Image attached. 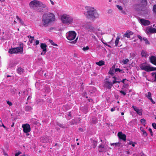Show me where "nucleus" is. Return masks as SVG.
<instances>
[{
    "label": "nucleus",
    "instance_id": "obj_47",
    "mask_svg": "<svg viewBox=\"0 0 156 156\" xmlns=\"http://www.w3.org/2000/svg\"><path fill=\"white\" fill-rule=\"evenodd\" d=\"M77 39H78V37H77L76 39V40H75L74 41H73L72 42H71L72 43H73L74 44H75L76 43V41H77Z\"/></svg>",
    "mask_w": 156,
    "mask_h": 156
},
{
    "label": "nucleus",
    "instance_id": "obj_4",
    "mask_svg": "<svg viewBox=\"0 0 156 156\" xmlns=\"http://www.w3.org/2000/svg\"><path fill=\"white\" fill-rule=\"evenodd\" d=\"M140 67L142 70L147 72H150L156 70V68L151 66L150 65H146L145 63L141 64Z\"/></svg>",
    "mask_w": 156,
    "mask_h": 156
},
{
    "label": "nucleus",
    "instance_id": "obj_25",
    "mask_svg": "<svg viewBox=\"0 0 156 156\" xmlns=\"http://www.w3.org/2000/svg\"><path fill=\"white\" fill-rule=\"evenodd\" d=\"M9 53L11 54L17 53L16 48L10 49L9 51Z\"/></svg>",
    "mask_w": 156,
    "mask_h": 156
},
{
    "label": "nucleus",
    "instance_id": "obj_19",
    "mask_svg": "<svg viewBox=\"0 0 156 156\" xmlns=\"http://www.w3.org/2000/svg\"><path fill=\"white\" fill-rule=\"evenodd\" d=\"M98 151L100 152H103L105 151L104 145L101 144L98 146Z\"/></svg>",
    "mask_w": 156,
    "mask_h": 156
},
{
    "label": "nucleus",
    "instance_id": "obj_32",
    "mask_svg": "<svg viewBox=\"0 0 156 156\" xmlns=\"http://www.w3.org/2000/svg\"><path fill=\"white\" fill-rule=\"evenodd\" d=\"M49 41L51 43V44L54 46H58L57 44H55L52 40H49Z\"/></svg>",
    "mask_w": 156,
    "mask_h": 156
},
{
    "label": "nucleus",
    "instance_id": "obj_22",
    "mask_svg": "<svg viewBox=\"0 0 156 156\" xmlns=\"http://www.w3.org/2000/svg\"><path fill=\"white\" fill-rule=\"evenodd\" d=\"M22 45H23L22 44ZM22 46H20V47H19L16 48L17 53L19 52H20L21 53L22 52H23V45Z\"/></svg>",
    "mask_w": 156,
    "mask_h": 156
},
{
    "label": "nucleus",
    "instance_id": "obj_6",
    "mask_svg": "<svg viewBox=\"0 0 156 156\" xmlns=\"http://www.w3.org/2000/svg\"><path fill=\"white\" fill-rule=\"evenodd\" d=\"M139 2H140L139 4H136L134 5V7L136 10L141 11L143 10L144 6L147 5V4L146 0H138Z\"/></svg>",
    "mask_w": 156,
    "mask_h": 156
},
{
    "label": "nucleus",
    "instance_id": "obj_12",
    "mask_svg": "<svg viewBox=\"0 0 156 156\" xmlns=\"http://www.w3.org/2000/svg\"><path fill=\"white\" fill-rule=\"evenodd\" d=\"M84 27L86 28L88 31L94 32L95 30V28L92 25H87L84 26Z\"/></svg>",
    "mask_w": 156,
    "mask_h": 156
},
{
    "label": "nucleus",
    "instance_id": "obj_48",
    "mask_svg": "<svg viewBox=\"0 0 156 156\" xmlns=\"http://www.w3.org/2000/svg\"><path fill=\"white\" fill-rule=\"evenodd\" d=\"M111 145H115V146H117V143H112L111 144Z\"/></svg>",
    "mask_w": 156,
    "mask_h": 156
},
{
    "label": "nucleus",
    "instance_id": "obj_60",
    "mask_svg": "<svg viewBox=\"0 0 156 156\" xmlns=\"http://www.w3.org/2000/svg\"><path fill=\"white\" fill-rule=\"evenodd\" d=\"M0 122H1V124H2V126L4 128H5V126H4V125L3 124H2V122L0 121Z\"/></svg>",
    "mask_w": 156,
    "mask_h": 156
},
{
    "label": "nucleus",
    "instance_id": "obj_37",
    "mask_svg": "<svg viewBox=\"0 0 156 156\" xmlns=\"http://www.w3.org/2000/svg\"><path fill=\"white\" fill-rule=\"evenodd\" d=\"M75 120L74 119H72L71 121L70 122V124L71 125H73L74 123H75Z\"/></svg>",
    "mask_w": 156,
    "mask_h": 156
},
{
    "label": "nucleus",
    "instance_id": "obj_51",
    "mask_svg": "<svg viewBox=\"0 0 156 156\" xmlns=\"http://www.w3.org/2000/svg\"><path fill=\"white\" fill-rule=\"evenodd\" d=\"M39 41L38 40H36V45H37L39 44Z\"/></svg>",
    "mask_w": 156,
    "mask_h": 156
},
{
    "label": "nucleus",
    "instance_id": "obj_42",
    "mask_svg": "<svg viewBox=\"0 0 156 156\" xmlns=\"http://www.w3.org/2000/svg\"><path fill=\"white\" fill-rule=\"evenodd\" d=\"M153 9L154 11L156 14V5H154L153 7Z\"/></svg>",
    "mask_w": 156,
    "mask_h": 156
},
{
    "label": "nucleus",
    "instance_id": "obj_43",
    "mask_svg": "<svg viewBox=\"0 0 156 156\" xmlns=\"http://www.w3.org/2000/svg\"><path fill=\"white\" fill-rule=\"evenodd\" d=\"M120 92L123 95H125L126 94L125 92L122 90H120Z\"/></svg>",
    "mask_w": 156,
    "mask_h": 156
},
{
    "label": "nucleus",
    "instance_id": "obj_20",
    "mask_svg": "<svg viewBox=\"0 0 156 156\" xmlns=\"http://www.w3.org/2000/svg\"><path fill=\"white\" fill-rule=\"evenodd\" d=\"M90 141L92 147L93 148H95L97 146L98 143L97 141L93 139H91Z\"/></svg>",
    "mask_w": 156,
    "mask_h": 156
},
{
    "label": "nucleus",
    "instance_id": "obj_63",
    "mask_svg": "<svg viewBox=\"0 0 156 156\" xmlns=\"http://www.w3.org/2000/svg\"><path fill=\"white\" fill-rule=\"evenodd\" d=\"M16 18L18 20H20V18H19V16H16Z\"/></svg>",
    "mask_w": 156,
    "mask_h": 156
},
{
    "label": "nucleus",
    "instance_id": "obj_15",
    "mask_svg": "<svg viewBox=\"0 0 156 156\" xmlns=\"http://www.w3.org/2000/svg\"><path fill=\"white\" fill-rule=\"evenodd\" d=\"M132 108H133L134 110L139 115H142V111L141 109H139L138 108L134 105L132 106Z\"/></svg>",
    "mask_w": 156,
    "mask_h": 156
},
{
    "label": "nucleus",
    "instance_id": "obj_17",
    "mask_svg": "<svg viewBox=\"0 0 156 156\" xmlns=\"http://www.w3.org/2000/svg\"><path fill=\"white\" fill-rule=\"evenodd\" d=\"M150 59L151 63L156 66V56H152L150 58Z\"/></svg>",
    "mask_w": 156,
    "mask_h": 156
},
{
    "label": "nucleus",
    "instance_id": "obj_64",
    "mask_svg": "<svg viewBox=\"0 0 156 156\" xmlns=\"http://www.w3.org/2000/svg\"><path fill=\"white\" fill-rule=\"evenodd\" d=\"M4 155H5V156L8 155L7 154V153H5V152H4Z\"/></svg>",
    "mask_w": 156,
    "mask_h": 156
},
{
    "label": "nucleus",
    "instance_id": "obj_24",
    "mask_svg": "<svg viewBox=\"0 0 156 156\" xmlns=\"http://www.w3.org/2000/svg\"><path fill=\"white\" fill-rule=\"evenodd\" d=\"M141 55L142 57H144L145 58H147L149 55L147 52L144 50L142 51L141 52Z\"/></svg>",
    "mask_w": 156,
    "mask_h": 156
},
{
    "label": "nucleus",
    "instance_id": "obj_59",
    "mask_svg": "<svg viewBox=\"0 0 156 156\" xmlns=\"http://www.w3.org/2000/svg\"><path fill=\"white\" fill-rule=\"evenodd\" d=\"M135 143H134L133 142V143L131 145L133 147H134L135 146Z\"/></svg>",
    "mask_w": 156,
    "mask_h": 156
},
{
    "label": "nucleus",
    "instance_id": "obj_28",
    "mask_svg": "<svg viewBox=\"0 0 156 156\" xmlns=\"http://www.w3.org/2000/svg\"><path fill=\"white\" fill-rule=\"evenodd\" d=\"M32 109V108L30 106H27L25 107V110L27 112L30 111Z\"/></svg>",
    "mask_w": 156,
    "mask_h": 156
},
{
    "label": "nucleus",
    "instance_id": "obj_31",
    "mask_svg": "<svg viewBox=\"0 0 156 156\" xmlns=\"http://www.w3.org/2000/svg\"><path fill=\"white\" fill-rule=\"evenodd\" d=\"M140 122L141 123L143 124V125L145 126L146 125V120L145 119L143 118L140 120Z\"/></svg>",
    "mask_w": 156,
    "mask_h": 156
},
{
    "label": "nucleus",
    "instance_id": "obj_41",
    "mask_svg": "<svg viewBox=\"0 0 156 156\" xmlns=\"http://www.w3.org/2000/svg\"><path fill=\"white\" fill-rule=\"evenodd\" d=\"M152 125L153 128L154 129H156V123L154 122L153 123Z\"/></svg>",
    "mask_w": 156,
    "mask_h": 156
},
{
    "label": "nucleus",
    "instance_id": "obj_27",
    "mask_svg": "<svg viewBox=\"0 0 156 156\" xmlns=\"http://www.w3.org/2000/svg\"><path fill=\"white\" fill-rule=\"evenodd\" d=\"M96 64L99 66H101L104 65L105 62L102 60H101L98 62H96Z\"/></svg>",
    "mask_w": 156,
    "mask_h": 156
},
{
    "label": "nucleus",
    "instance_id": "obj_2",
    "mask_svg": "<svg viewBox=\"0 0 156 156\" xmlns=\"http://www.w3.org/2000/svg\"><path fill=\"white\" fill-rule=\"evenodd\" d=\"M86 9L87 10L86 17L88 19H93L97 17L98 15L97 10L93 7L86 6Z\"/></svg>",
    "mask_w": 156,
    "mask_h": 156
},
{
    "label": "nucleus",
    "instance_id": "obj_55",
    "mask_svg": "<svg viewBox=\"0 0 156 156\" xmlns=\"http://www.w3.org/2000/svg\"><path fill=\"white\" fill-rule=\"evenodd\" d=\"M50 2H51V3L52 5H54V2L53 1H52V0H50Z\"/></svg>",
    "mask_w": 156,
    "mask_h": 156
},
{
    "label": "nucleus",
    "instance_id": "obj_1",
    "mask_svg": "<svg viewBox=\"0 0 156 156\" xmlns=\"http://www.w3.org/2000/svg\"><path fill=\"white\" fill-rule=\"evenodd\" d=\"M55 16L52 13L49 12L44 14L42 17L43 26L44 27L48 26L50 23L55 21Z\"/></svg>",
    "mask_w": 156,
    "mask_h": 156
},
{
    "label": "nucleus",
    "instance_id": "obj_30",
    "mask_svg": "<svg viewBox=\"0 0 156 156\" xmlns=\"http://www.w3.org/2000/svg\"><path fill=\"white\" fill-rule=\"evenodd\" d=\"M129 62V60L128 58H126L122 60V63L124 64H127Z\"/></svg>",
    "mask_w": 156,
    "mask_h": 156
},
{
    "label": "nucleus",
    "instance_id": "obj_10",
    "mask_svg": "<svg viewBox=\"0 0 156 156\" xmlns=\"http://www.w3.org/2000/svg\"><path fill=\"white\" fill-rule=\"evenodd\" d=\"M23 132L26 133L29 132L31 130L30 126L28 124H23L22 126Z\"/></svg>",
    "mask_w": 156,
    "mask_h": 156
},
{
    "label": "nucleus",
    "instance_id": "obj_7",
    "mask_svg": "<svg viewBox=\"0 0 156 156\" xmlns=\"http://www.w3.org/2000/svg\"><path fill=\"white\" fill-rule=\"evenodd\" d=\"M76 34L74 31H70L68 32L66 34L67 38L69 41L74 40L76 37Z\"/></svg>",
    "mask_w": 156,
    "mask_h": 156
},
{
    "label": "nucleus",
    "instance_id": "obj_62",
    "mask_svg": "<svg viewBox=\"0 0 156 156\" xmlns=\"http://www.w3.org/2000/svg\"><path fill=\"white\" fill-rule=\"evenodd\" d=\"M46 53H45L44 52H41V55H44Z\"/></svg>",
    "mask_w": 156,
    "mask_h": 156
},
{
    "label": "nucleus",
    "instance_id": "obj_33",
    "mask_svg": "<svg viewBox=\"0 0 156 156\" xmlns=\"http://www.w3.org/2000/svg\"><path fill=\"white\" fill-rule=\"evenodd\" d=\"M144 40L145 41V44H150L149 42L148 41L147 39V38H143Z\"/></svg>",
    "mask_w": 156,
    "mask_h": 156
},
{
    "label": "nucleus",
    "instance_id": "obj_45",
    "mask_svg": "<svg viewBox=\"0 0 156 156\" xmlns=\"http://www.w3.org/2000/svg\"><path fill=\"white\" fill-rule=\"evenodd\" d=\"M118 71H119V72H121L122 73L124 72L123 70L120 69H119L118 68Z\"/></svg>",
    "mask_w": 156,
    "mask_h": 156
},
{
    "label": "nucleus",
    "instance_id": "obj_53",
    "mask_svg": "<svg viewBox=\"0 0 156 156\" xmlns=\"http://www.w3.org/2000/svg\"><path fill=\"white\" fill-rule=\"evenodd\" d=\"M19 21V22H20V23H21L22 24H23V22L22 20H21V19H20V20Z\"/></svg>",
    "mask_w": 156,
    "mask_h": 156
},
{
    "label": "nucleus",
    "instance_id": "obj_40",
    "mask_svg": "<svg viewBox=\"0 0 156 156\" xmlns=\"http://www.w3.org/2000/svg\"><path fill=\"white\" fill-rule=\"evenodd\" d=\"M22 154V152L20 151H18V152L16 153L15 154V156H18L20 154Z\"/></svg>",
    "mask_w": 156,
    "mask_h": 156
},
{
    "label": "nucleus",
    "instance_id": "obj_21",
    "mask_svg": "<svg viewBox=\"0 0 156 156\" xmlns=\"http://www.w3.org/2000/svg\"><path fill=\"white\" fill-rule=\"evenodd\" d=\"M148 95H146V96L148 98V99L152 102L153 104H155V102L151 98V94L150 92H148Z\"/></svg>",
    "mask_w": 156,
    "mask_h": 156
},
{
    "label": "nucleus",
    "instance_id": "obj_39",
    "mask_svg": "<svg viewBox=\"0 0 156 156\" xmlns=\"http://www.w3.org/2000/svg\"><path fill=\"white\" fill-rule=\"evenodd\" d=\"M151 74H152V76H153L154 75H155V76H154V78H155V79H154V81H156V72L152 73H151Z\"/></svg>",
    "mask_w": 156,
    "mask_h": 156
},
{
    "label": "nucleus",
    "instance_id": "obj_9",
    "mask_svg": "<svg viewBox=\"0 0 156 156\" xmlns=\"http://www.w3.org/2000/svg\"><path fill=\"white\" fill-rule=\"evenodd\" d=\"M37 11L39 12H45L48 11V8L45 4L42 3V5H40Z\"/></svg>",
    "mask_w": 156,
    "mask_h": 156
},
{
    "label": "nucleus",
    "instance_id": "obj_35",
    "mask_svg": "<svg viewBox=\"0 0 156 156\" xmlns=\"http://www.w3.org/2000/svg\"><path fill=\"white\" fill-rule=\"evenodd\" d=\"M143 134L144 136H146L147 135V133L144 130H143L142 131Z\"/></svg>",
    "mask_w": 156,
    "mask_h": 156
},
{
    "label": "nucleus",
    "instance_id": "obj_46",
    "mask_svg": "<svg viewBox=\"0 0 156 156\" xmlns=\"http://www.w3.org/2000/svg\"><path fill=\"white\" fill-rule=\"evenodd\" d=\"M128 141H129V142H128V144L130 145H131L133 143V142L130 140H128Z\"/></svg>",
    "mask_w": 156,
    "mask_h": 156
},
{
    "label": "nucleus",
    "instance_id": "obj_5",
    "mask_svg": "<svg viewBox=\"0 0 156 156\" xmlns=\"http://www.w3.org/2000/svg\"><path fill=\"white\" fill-rule=\"evenodd\" d=\"M61 20L62 23L64 24H69L73 22V18L69 15H63L61 17Z\"/></svg>",
    "mask_w": 156,
    "mask_h": 156
},
{
    "label": "nucleus",
    "instance_id": "obj_61",
    "mask_svg": "<svg viewBox=\"0 0 156 156\" xmlns=\"http://www.w3.org/2000/svg\"><path fill=\"white\" fill-rule=\"evenodd\" d=\"M140 130H141V131L142 132V131H143V130H144L143 128L142 127H140Z\"/></svg>",
    "mask_w": 156,
    "mask_h": 156
},
{
    "label": "nucleus",
    "instance_id": "obj_44",
    "mask_svg": "<svg viewBox=\"0 0 156 156\" xmlns=\"http://www.w3.org/2000/svg\"><path fill=\"white\" fill-rule=\"evenodd\" d=\"M7 103L10 106H12V102L9 101H7Z\"/></svg>",
    "mask_w": 156,
    "mask_h": 156
},
{
    "label": "nucleus",
    "instance_id": "obj_36",
    "mask_svg": "<svg viewBox=\"0 0 156 156\" xmlns=\"http://www.w3.org/2000/svg\"><path fill=\"white\" fill-rule=\"evenodd\" d=\"M89 49V47L87 46L86 47H84L83 48H82V50L84 51H86V50H88Z\"/></svg>",
    "mask_w": 156,
    "mask_h": 156
},
{
    "label": "nucleus",
    "instance_id": "obj_52",
    "mask_svg": "<svg viewBox=\"0 0 156 156\" xmlns=\"http://www.w3.org/2000/svg\"><path fill=\"white\" fill-rule=\"evenodd\" d=\"M115 108H112L111 109V112H113V111H114L115 110Z\"/></svg>",
    "mask_w": 156,
    "mask_h": 156
},
{
    "label": "nucleus",
    "instance_id": "obj_8",
    "mask_svg": "<svg viewBox=\"0 0 156 156\" xmlns=\"http://www.w3.org/2000/svg\"><path fill=\"white\" fill-rule=\"evenodd\" d=\"M112 78L114 79V80H112L113 83L111 82L106 81L105 83V87L110 89L111 88L113 84H114V83L117 82V81H116V79L115 77L113 76Z\"/></svg>",
    "mask_w": 156,
    "mask_h": 156
},
{
    "label": "nucleus",
    "instance_id": "obj_58",
    "mask_svg": "<svg viewBox=\"0 0 156 156\" xmlns=\"http://www.w3.org/2000/svg\"><path fill=\"white\" fill-rule=\"evenodd\" d=\"M112 12V10L111 9H109L108 10V13H111Z\"/></svg>",
    "mask_w": 156,
    "mask_h": 156
},
{
    "label": "nucleus",
    "instance_id": "obj_14",
    "mask_svg": "<svg viewBox=\"0 0 156 156\" xmlns=\"http://www.w3.org/2000/svg\"><path fill=\"white\" fill-rule=\"evenodd\" d=\"M147 33H156V29L152 27L147 28L146 29Z\"/></svg>",
    "mask_w": 156,
    "mask_h": 156
},
{
    "label": "nucleus",
    "instance_id": "obj_16",
    "mask_svg": "<svg viewBox=\"0 0 156 156\" xmlns=\"http://www.w3.org/2000/svg\"><path fill=\"white\" fill-rule=\"evenodd\" d=\"M133 32L129 30L126 31V33L124 34L123 37H127L128 38H130L131 35L133 34Z\"/></svg>",
    "mask_w": 156,
    "mask_h": 156
},
{
    "label": "nucleus",
    "instance_id": "obj_34",
    "mask_svg": "<svg viewBox=\"0 0 156 156\" xmlns=\"http://www.w3.org/2000/svg\"><path fill=\"white\" fill-rule=\"evenodd\" d=\"M57 125L58 126H59V127H60L61 128H65V126L64 125H63V124L58 123Z\"/></svg>",
    "mask_w": 156,
    "mask_h": 156
},
{
    "label": "nucleus",
    "instance_id": "obj_26",
    "mask_svg": "<svg viewBox=\"0 0 156 156\" xmlns=\"http://www.w3.org/2000/svg\"><path fill=\"white\" fill-rule=\"evenodd\" d=\"M115 68V65H113L112 66V67L110 69L109 72V73L110 74H111L112 75L114 74Z\"/></svg>",
    "mask_w": 156,
    "mask_h": 156
},
{
    "label": "nucleus",
    "instance_id": "obj_29",
    "mask_svg": "<svg viewBox=\"0 0 156 156\" xmlns=\"http://www.w3.org/2000/svg\"><path fill=\"white\" fill-rule=\"evenodd\" d=\"M118 9L119 10L121 11V12L123 14H125V12L124 11H123L122 10V6H120L119 5H118Z\"/></svg>",
    "mask_w": 156,
    "mask_h": 156
},
{
    "label": "nucleus",
    "instance_id": "obj_50",
    "mask_svg": "<svg viewBox=\"0 0 156 156\" xmlns=\"http://www.w3.org/2000/svg\"><path fill=\"white\" fill-rule=\"evenodd\" d=\"M138 37L140 40L141 41H142V37L138 35Z\"/></svg>",
    "mask_w": 156,
    "mask_h": 156
},
{
    "label": "nucleus",
    "instance_id": "obj_23",
    "mask_svg": "<svg viewBox=\"0 0 156 156\" xmlns=\"http://www.w3.org/2000/svg\"><path fill=\"white\" fill-rule=\"evenodd\" d=\"M16 71L17 73L19 74L20 75L23 73L24 69L21 67H19L17 68Z\"/></svg>",
    "mask_w": 156,
    "mask_h": 156
},
{
    "label": "nucleus",
    "instance_id": "obj_49",
    "mask_svg": "<svg viewBox=\"0 0 156 156\" xmlns=\"http://www.w3.org/2000/svg\"><path fill=\"white\" fill-rule=\"evenodd\" d=\"M140 155L141 156H146L143 152H141Z\"/></svg>",
    "mask_w": 156,
    "mask_h": 156
},
{
    "label": "nucleus",
    "instance_id": "obj_3",
    "mask_svg": "<svg viewBox=\"0 0 156 156\" xmlns=\"http://www.w3.org/2000/svg\"><path fill=\"white\" fill-rule=\"evenodd\" d=\"M42 3L40 1L34 0L31 1L29 5L31 8L37 10L40 5H42Z\"/></svg>",
    "mask_w": 156,
    "mask_h": 156
},
{
    "label": "nucleus",
    "instance_id": "obj_11",
    "mask_svg": "<svg viewBox=\"0 0 156 156\" xmlns=\"http://www.w3.org/2000/svg\"><path fill=\"white\" fill-rule=\"evenodd\" d=\"M118 136L119 138L125 141L126 140V136L125 134H123L122 132H119L118 133Z\"/></svg>",
    "mask_w": 156,
    "mask_h": 156
},
{
    "label": "nucleus",
    "instance_id": "obj_18",
    "mask_svg": "<svg viewBox=\"0 0 156 156\" xmlns=\"http://www.w3.org/2000/svg\"><path fill=\"white\" fill-rule=\"evenodd\" d=\"M41 48L42 49L43 51L45 53L47 51V45L45 43H42L41 44Z\"/></svg>",
    "mask_w": 156,
    "mask_h": 156
},
{
    "label": "nucleus",
    "instance_id": "obj_56",
    "mask_svg": "<svg viewBox=\"0 0 156 156\" xmlns=\"http://www.w3.org/2000/svg\"><path fill=\"white\" fill-rule=\"evenodd\" d=\"M68 115L69 116H71V114L70 112H69L68 113Z\"/></svg>",
    "mask_w": 156,
    "mask_h": 156
},
{
    "label": "nucleus",
    "instance_id": "obj_38",
    "mask_svg": "<svg viewBox=\"0 0 156 156\" xmlns=\"http://www.w3.org/2000/svg\"><path fill=\"white\" fill-rule=\"evenodd\" d=\"M148 131L150 133L151 135V136H152L153 135V133L152 129L151 128H149L148 129Z\"/></svg>",
    "mask_w": 156,
    "mask_h": 156
},
{
    "label": "nucleus",
    "instance_id": "obj_57",
    "mask_svg": "<svg viewBox=\"0 0 156 156\" xmlns=\"http://www.w3.org/2000/svg\"><path fill=\"white\" fill-rule=\"evenodd\" d=\"M120 37H119V36H118V38H117V39H118V44L119 41V39H120Z\"/></svg>",
    "mask_w": 156,
    "mask_h": 156
},
{
    "label": "nucleus",
    "instance_id": "obj_13",
    "mask_svg": "<svg viewBox=\"0 0 156 156\" xmlns=\"http://www.w3.org/2000/svg\"><path fill=\"white\" fill-rule=\"evenodd\" d=\"M140 20L141 23L144 26H148L150 23V21L147 20L140 19Z\"/></svg>",
    "mask_w": 156,
    "mask_h": 156
},
{
    "label": "nucleus",
    "instance_id": "obj_54",
    "mask_svg": "<svg viewBox=\"0 0 156 156\" xmlns=\"http://www.w3.org/2000/svg\"><path fill=\"white\" fill-rule=\"evenodd\" d=\"M115 46H117V38H116L115 39Z\"/></svg>",
    "mask_w": 156,
    "mask_h": 156
}]
</instances>
